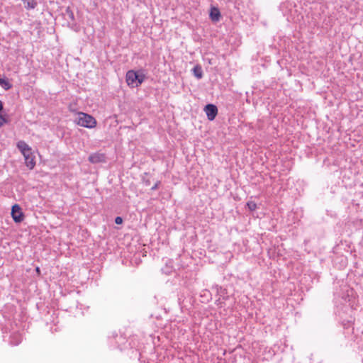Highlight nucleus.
<instances>
[{"label": "nucleus", "mask_w": 363, "mask_h": 363, "mask_svg": "<svg viewBox=\"0 0 363 363\" xmlns=\"http://www.w3.org/2000/svg\"><path fill=\"white\" fill-rule=\"evenodd\" d=\"M145 74L142 72H135L129 70L125 75L126 82L128 86L137 87L140 85L145 80Z\"/></svg>", "instance_id": "1"}, {"label": "nucleus", "mask_w": 363, "mask_h": 363, "mask_svg": "<svg viewBox=\"0 0 363 363\" xmlns=\"http://www.w3.org/2000/svg\"><path fill=\"white\" fill-rule=\"evenodd\" d=\"M75 121L79 125L87 128H93L96 125V119L91 115L83 112H79L78 113V117Z\"/></svg>", "instance_id": "2"}, {"label": "nucleus", "mask_w": 363, "mask_h": 363, "mask_svg": "<svg viewBox=\"0 0 363 363\" xmlns=\"http://www.w3.org/2000/svg\"><path fill=\"white\" fill-rule=\"evenodd\" d=\"M11 216L16 223H20L23 220L24 215L18 204H15L12 206Z\"/></svg>", "instance_id": "3"}, {"label": "nucleus", "mask_w": 363, "mask_h": 363, "mask_svg": "<svg viewBox=\"0 0 363 363\" xmlns=\"http://www.w3.org/2000/svg\"><path fill=\"white\" fill-rule=\"evenodd\" d=\"M204 111L209 121L214 120L218 114V108L213 104H207L204 108Z\"/></svg>", "instance_id": "4"}, {"label": "nucleus", "mask_w": 363, "mask_h": 363, "mask_svg": "<svg viewBox=\"0 0 363 363\" xmlns=\"http://www.w3.org/2000/svg\"><path fill=\"white\" fill-rule=\"evenodd\" d=\"M106 156L104 154L96 152L89 155V161L91 163H99L105 162Z\"/></svg>", "instance_id": "5"}, {"label": "nucleus", "mask_w": 363, "mask_h": 363, "mask_svg": "<svg viewBox=\"0 0 363 363\" xmlns=\"http://www.w3.org/2000/svg\"><path fill=\"white\" fill-rule=\"evenodd\" d=\"M17 147L20 150L23 155L31 154L30 147L23 140L18 142Z\"/></svg>", "instance_id": "6"}, {"label": "nucleus", "mask_w": 363, "mask_h": 363, "mask_svg": "<svg viewBox=\"0 0 363 363\" xmlns=\"http://www.w3.org/2000/svg\"><path fill=\"white\" fill-rule=\"evenodd\" d=\"M31 155L32 154H27L26 155H23L25 157V161H26V165L30 169H33L35 164L34 158L32 157Z\"/></svg>", "instance_id": "7"}, {"label": "nucleus", "mask_w": 363, "mask_h": 363, "mask_svg": "<svg viewBox=\"0 0 363 363\" xmlns=\"http://www.w3.org/2000/svg\"><path fill=\"white\" fill-rule=\"evenodd\" d=\"M64 16L66 18V19L68 21V23L70 22L73 23L74 21V16L72 10L69 7H67L63 13Z\"/></svg>", "instance_id": "8"}, {"label": "nucleus", "mask_w": 363, "mask_h": 363, "mask_svg": "<svg viewBox=\"0 0 363 363\" xmlns=\"http://www.w3.org/2000/svg\"><path fill=\"white\" fill-rule=\"evenodd\" d=\"M210 16L212 21H218L220 16V11L218 9L213 8L211 11Z\"/></svg>", "instance_id": "9"}, {"label": "nucleus", "mask_w": 363, "mask_h": 363, "mask_svg": "<svg viewBox=\"0 0 363 363\" xmlns=\"http://www.w3.org/2000/svg\"><path fill=\"white\" fill-rule=\"evenodd\" d=\"M194 76L198 79H201L203 77L202 68L199 65H196L193 69Z\"/></svg>", "instance_id": "10"}, {"label": "nucleus", "mask_w": 363, "mask_h": 363, "mask_svg": "<svg viewBox=\"0 0 363 363\" xmlns=\"http://www.w3.org/2000/svg\"><path fill=\"white\" fill-rule=\"evenodd\" d=\"M0 85L5 89L9 90L11 88V84L7 80L4 79L0 78Z\"/></svg>", "instance_id": "11"}, {"label": "nucleus", "mask_w": 363, "mask_h": 363, "mask_svg": "<svg viewBox=\"0 0 363 363\" xmlns=\"http://www.w3.org/2000/svg\"><path fill=\"white\" fill-rule=\"evenodd\" d=\"M25 4H26V8L27 9H34L36 5H37V3L35 2V0H27L26 1H23Z\"/></svg>", "instance_id": "12"}, {"label": "nucleus", "mask_w": 363, "mask_h": 363, "mask_svg": "<svg viewBox=\"0 0 363 363\" xmlns=\"http://www.w3.org/2000/svg\"><path fill=\"white\" fill-rule=\"evenodd\" d=\"M247 206L251 211H253L257 208V204L254 201L247 202Z\"/></svg>", "instance_id": "13"}, {"label": "nucleus", "mask_w": 363, "mask_h": 363, "mask_svg": "<svg viewBox=\"0 0 363 363\" xmlns=\"http://www.w3.org/2000/svg\"><path fill=\"white\" fill-rule=\"evenodd\" d=\"M8 123L7 118L2 115H0V128L5 123Z\"/></svg>", "instance_id": "14"}, {"label": "nucleus", "mask_w": 363, "mask_h": 363, "mask_svg": "<svg viewBox=\"0 0 363 363\" xmlns=\"http://www.w3.org/2000/svg\"><path fill=\"white\" fill-rule=\"evenodd\" d=\"M115 223L118 225L121 224L123 223V218L121 217H116L115 219Z\"/></svg>", "instance_id": "15"}, {"label": "nucleus", "mask_w": 363, "mask_h": 363, "mask_svg": "<svg viewBox=\"0 0 363 363\" xmlns=\"http://www.w3.org/2000/svg\"><path fill=\"white\" fill-rule=\"evenodd\" d=\"M157 187H158V184L157 183V184H155V185L151 188V189H152V190H156V189H157Z\"/></svg>", "instance_id": "16"}, {"label": "nucleus", "mask_w": 363, "mask_h": 363, "mask_svg": "<svg viewBox=\"0 0 363 363\" xmlns=\"http://www.w3.org/2000/svg\"><path fill=\"white\" fill-rule=\"evenodd\" d=\"M3 110V104L2 102L0 101V112Z\"/></svg>", "instance_id": "17"}, {"label": "nucleus", "mask_w": 363, "mask_h": 363, "mask_svg": "<svg viewBox=\"0 0 363 363\" xmlns=\"http://www.w3.org/2000/svg\"><path fill=\"white\" fill-rule=\"evenodd\" d=\"M36 272H38V273L40 272V269H39V267H36Z\"/></svg>", "instance_id": "18"}]
</instances>
